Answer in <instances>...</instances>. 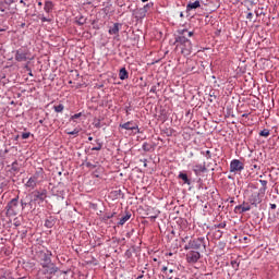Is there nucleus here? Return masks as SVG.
I'll return each instance as SVG.
<instances>
[{
  "instance_id": "obj_1",
  "label": "nucleus",
  "mask_w": 279,
  "mask_h": 279,
  "mask_svg": "<svg viewBox=\"0 0 279 279\" xmlns=\"http://www.w3.org/2000/svg\"><path fill=\"white\" fill-rule=\"evenodd\" d=\"M178 36H175L174 45H177V49H180L182 56H191L193 53V44L191 43V38L195 33L189 32V29L183 28L178 31ZM187 36V37H186Z\"/></svg>"
},
{
  "instance_id": "obj_2",
  "label": "nucleus",
  "mask_w": 279,
  "mask_h": 279,
  "mask_svg": "<svg viewBox=\"0 0 279 279\" xmlns=\"http://www.w3.org/2000/svg\"><path fill=\"white\" fill-rule=\"evenodd\" d=\"M51 256H53L51 251H47L46 253L45 252L39 253L40 266L43 267V269H46L45 274H48L49 276H53L59 271L58 266H56V264L51 262Z\"/></svg>"
},
{
  "instance_id": "obj_3",
  "label": "nucleus",
  "mask_w": 279,
  "mask_h": 279,
  "mask_svg": "<svg viewBox=\"0 0 279 279\" xmlns=\"http://www.w3.org/2000/svg\"><path fill=\"white\" fill-rule=\"evenodd\" d=\"M43 180H45V170H43V168H38L36 172L25 183V186L27 189H36V186L40 184Z\"/></svg>"
},
{
  "instance_id": "obj_4",
  "label": "nucleus",
  "mask_w": 279,
  "mask_h": 279,
  "mask_svg": "<svg viewBox=\"0 0 279 279\" xmlns=\"http://www.w3.org/2000/svg\"><path fill=\"white\" fill-rule=\"evenodd\" d=\"M206 250V238L199 236L196 239H191L185 245L184 250Z\"/></svg>"
},
{
  "instance_id": "obj_5",
  "label": "nucleus",
  "mask_w": 279,
  "mask_h": 279,
  "mask_svg": "<svg viewBox=\"0 0 279 279\" xmlns=\"http://www.w3.org/2000/svg\"><path fill=\"white\" fill-rule=\"evenodd\" d=\"M21 211V207L19 206V196L11 199L5 206V215L7 217H16Z\"/></svg>"
},
{
  "instance_id": "obj_6",
  "label": "nucleus",
  "mask_w": 279,
  "mask_h": 279,
  "mask_svg": "<svg viewBox=\"0 0 279 279\" xmlns=\"http://www.w3.org/2000/svg\"><path fill=\"white\" fill-rule=\"evenodd\" d=\"M15 60L16 62H27V60H32L29 57V50L27 48H20L15 51Z\"/></svg>"
},
{
  "instance_id": "obj_7",
  "label": "nucleus",
  "mask_w": 279,
  "mask_h": 279,
  "mask_svg": "<svg viewBox=\"0 0 279 279\" xmlns=\"http://www.w3.org/2000/svg\"><path fill=\"white\" fill-rule=\"evenodd\" d=\"M264 197H265V193H260V190H258V192H254L253 194H251V196L248 197V202L251 206H254L255 208H257L258 204L263 202Z\"/></svg>"
},
{
  "instance_id": "obj_8",
  "label": "nucleus",
  "mask_w": 279,
  "mask_h": 279,
  "mask_svg": "<svg viewBox=\"0 0 279 279\" xmlns=\"http://www.w3.org/2000/svg\"><path fill=\"white\" fill-rule=\"evenodd\" d=\"M245 169V166L243 165V162H241V160L239 159H233L230 162V172L231 173H239L241 171H243Z\"/></svg>"
},
{
  "instance_id": "obj_9",
  "label": "nucleus",
  "mask_w": 279,
  "mask_h": 279,
  "mask_svg": "<svg viewBox=\"0 0 279 279\" xmlns=\"http://www.w3.org/2000/svg\"><path fill=\"white\" fill-rule=\"evenodd\" d=\"M201 258L202 254L198 251H190L186 253V262L190 263V265H195Z\"/></svg>"
},
{
  "instance_id": "obj_10",
  "label": "nucleus",
  "mask_w": 279,
  "mask_h": 279,
  "mask_svg": "<svg viewBox=\"0 0 279 279\" xmlns=\"http://www.w3.org/2000/svg\"><path fill=\"white\" fill-rule=\"evenodd\" d=\"M35 202H45L47 199V190L33 192Z\"/></svg>"
},
{
  "instance_id": "obj_11",
  "label": "nucleus",
  "mask_w": 279,
  "mask_h": 279,
  "mask_svg": "<svg viewBox=\"0 0 279 279\" xmlns=\"http://www.w3.org/2000/svg\"><path fill=\"white\" fill-rule=\"evenodd\" d=\"M120 128L122 130H131V131L137 130V132H140L138 126L136 125V123H134V121H129L123 124H120Z\"/></svg>"
},
{
  "instance_id": "obj_12",
  "label": "nucleus",
  "mask_w": 279,
  "mask_h": 279,
  "mask_svg": "<svg viewBox=\"0 0 279 279\" xmlns=\"http://www.w3.org/2000/svg\"><path fill=\"white\" fill-rule=\"evenodd\" d=\"M120 29H121V23H114L112 26L109 27L110 36H117Z\"/></svg>"
},
{
  "instance_id": "obj_13",
  "label": "nucleus",
  "mask_w": 279,
  "mask_h": 279,
  "mask_svg": "<svg viewBox=\"0 0 279 279\" xmlns=\"http://www.w3.org/2000/svg\"><path fill=\"white\" fill-rule=\"evenodd\" d=\"M197 8H202V3L199 2V0L189 2L186 5V12H191V10H197Z\"/></svg>"
},
{
  "instance_id": "obj_14",
  "label": "nucleus",
  "mask_w": 279,
  "mask_h": 279,
  "mask_svg": "<svg viewBox=\"0 0 279 279\" xmlns=\"http://www.w3.org/2000/svg\"><path fill=\"white\" fill-rule=\"evenodd\" d=\"M193 171H194L195 175H202V173L206 172V166L195 165L193 167Z\"/></svg>"
},
{
  "instance_id": "obj_15",
  "label": "nucleus",
  "mask_w": 279,
  "mask_h": 279,
  "mask_svg": "<svg viewBox=\"0 0 279 279\" xmlns=\"http://www.w3.org/2000/svg\"><path fill=\"white\" fill-rule=\"evenodd\" d=\"M44 10L46 14H50V12H53V2L47 0L44 5Z\"/></svg>"
},
{
  "instance_id": "obj_16",
  "label": "nucleus",
  "mask_w": 279,
  "mask_h": 279,
  "mask_svg": "<svg viewBox=\"0 0 279 279\" xmlns=\"http://www.w3.org/2000/svg\"><path fill=\"white\" fill-rule=\"evenodd\" d=\"M178 178L179 180H182L184 184H187L189 186H191V179H189V175L186 173L180 172Z\"/></svg>"
},
{
  "instance_id": "obj_17",
  "label": "nucleus",
  "mask_w": 279,
  "mask_h": 279,
  "mask_svg": "<svg viewBox=\"0 0 279 279\" xmlns=\"http://www.w3.org/2000/svg\"><path fill=\"white\" fill-rule=\"evenodd\" d=\"M145 16H147V13L142 8L135 12V19H137V21H142V19H145Z\"/></svg>"
},
{
  "instance_id": "obj_18",
  "label": "nucleus",
  "mask_w": 279,
  "mask_h": 279,
  "mask_svg": "<svg viewBox=\"0 0 279 279\" xmlns=\"http://www.w3.org/2000/svg\"><path fill=\"white\" fill-rule=\"evenodd\" d=\"M235 210H240L241 214L247 213V211L252 210V206H250V205H246V206L238 205V206H235Z\"/></svg>"
},
{
  "instance_id": "obj_19",
  "label": "nucleus",
  "mask_w": 279,
  "mask_h": 279,
  "mask_svg": "<svg viewBox=\"0 0 279 279\" xmlns=\"http://www.w3.org/2000/svg\"><path fill=\"white\" fill-rule=\"evenodd\" d=\"M7 10H10V7L5 5L2 0H0V16H5L8 14Z\"/></svg>"
},
{
  "instance_id": "obj_20",
  "label": "nucleus",
  "mask_w": 279,
  "mask_h": 279,
  "mask_svg": "<svg viewBox=\"0 0 279 279\" xmlns=\"http://www.w3.org/2000/svg\"><path fill=\"white\" fill-rule=\"evenodd\" d=\"M75 23L76 25H86V17H84V15H78L75 17Z\"/></svg>"
},
{
  "instance_id": "obj_21",
  "label": "nucleus",
  "mask_w": 279,
  "mask_h": 279,
  "mask_svg": "<svg viewBox=\"0 0 279 279\" xmlns=\"http://www.w3.org/2000/svg\"><path fill=\"white\" fill-rule=\"evenodd\" d=\"M131 217H132V214L126 213L125 216L120 219L119 226H125V222L130 221Z\"/></svg>"
},
{
  "instance_id": "obj_22",
  "label": "nucleus",
  "mask_w": 279,
  "mask_h": 279,
  "mask_svg": "<svg viewBox=\"0 0 279 279\" xmlns=\"http://www.w3.org/2000/svg\"><path fill=\"white\" fill-rule=\"evenodd\" d=\"M262 187L259 189L260 193H267V180H259Z\"/></svg>"
},
{
  "instance_id": "obj_23",
  "label": "nucleus",
  "mask_w": 279,
  "mask_h": 279,
  "mask_svg": "<svg viewBox=\"0 0 279 279\" xmlns=\"http://www.w3.org/2000/svg\"><path fill=\"white\" fill-rule=\"evenodd\" d=\"M38 19L41 20V23H51L53 21L51 17L45 16V14H39Z\"/></svg>"
},
{
  "instance_id": "obj_24",
  "label": "nucleus",
  "mask_w": 279,
  "mask_h": 279,
  "mask_svg": "<svg viewBox=\"0 0 279 279\" xmlns=\"http://www.w3.org/2000/svg\"><path fill=\"white\" fill-rule=\"evenodd\" d=\"M151 8H154V2H148L147 4H145L142 9L147 12H149V10H151Z\"/></svg>"
},
{
  "instance_id": "obj_25",
  "label": "nucleus",
  "mask_w": 279,
  "mask_h": 279,
  "mask_svg": "<svg viewBox=\"0 0 279 279\" xmlns=\"http://www.w3.org/2000/svg\"><path fill=\"white\" fill-rule=\"evenodd\" d=\"M54 112H63L64 111V105L60 104L58 106L53 107Z\"/></svg>"
},
{
  "instance_id": "obj_26",
  "label": "nucleus",
  "mask_w": 279,
  "mask_h": 279,
  "mask_svg": "<svg viewBox=\"0 0 279 279\" xmlns=\"http://www.w3.org/2000/svg\"><path fill=\"white\" fill-rule=\"evenodd\" d=\"M142 149L144 151H150L151 150V145H149V143L144 142V144L142 145Z\"/></svg>"
},
{
  "instance_id": "obj_27",
  "label": "nucleus",
  "mask_w": 279,
  "mask_h": 279,
  "mask_svg": "<svg viewBox=\"0 0 279 279\" xmlns=\"http://www.w3.org/2000/svg\"><path fill=\"white\" fill-rule=\"evenodd\" d=\"M119 77L120 80H128L129 77L128 71H120Z\"/></svg>"
},
{
  "instance_id": "obj_28",
  "label": "nucleus",
  "mask_w": 279,
  "mask_h": 279,
  "mask_svg": "<svg viewBox=\"0 0 279 279\" xmlns=\"http://www.w3.org/2000/svg\"><path fill=\"white\" fill-rule=\"evenodd\" d=\"M259 136H264L265 138H267V136H269V130L268 129H264L259 132Z\"/></svg>"
},
{
  "instance_id": "obj_29",
  "label": "nucleus",
  "mask_w": 279,
  "mask_h": 279,
  "mask_svg": "<svg viewBox=\"0 0 279 279\" xmlns=\"http://www.w3.org/2000/svg\"><path fill=\"white\" fill-rule=\"evenodd\" d=\"M11 169L12 171H19V161H13L11 165Z\"/></svg>"
},
{
  "instance_id": "obj_30",
  "label": "nucleus",
  "mask_w": 279,
  "mask_h": 279,
  "mask_svg": "<svg viewBox=\"0 0 279 279\" xmlns=\"http://www.w3.org/2000/svg\"><path fill=\"white\" fill-rule=\"evenodd\" d=\"M101 147H102L101 143L98 142L97 146L92 148V151H101Z\"/></svg>"
},
{
  "instance_id": "obj_31",
  "label": "nucleus",
  "mask_w": 279,
  "mask_h": 279,
  "mask_svg": "<svg viewBox=\"0 0 279 279\" xmlns=\"http://www.w3.org/2000/svg\"><path fill=\"white\" fill-rule=\"evenodd\" d=\"M68 134H70V136H77V134H80V130L74 129L73 131L68 132Z\"/></svg>"
},
{
  "instance_id": "obj_32",
  "label": "nucleus",
  "mask_w": 279,
  "mask_h": 279,
  "mask_svg": "<svg viewBox=\"0 0 279 279\" xmlns=\"http://www.w3.org/2000/svg\"><path fill=\"white\" fill-rule=\"evenodd\" d=\"M80 117H82V112L71 116L70 121H75V119H80Z\"/></svg>"
},
{
  "instance_id": "obj_33",
  "label": "nucleus",
  "mask_w": 279,
  "mask_h": 279,
  "mask_svg": "<svg viewBox=\"0 0 279 279\" xmlns=\"http://www.w3.org/2000/svg\"><path fill=\"white\" fill-rule=\"evenodd\" d=\"M219 228H226V222H220V223L214 226V230H217Z\"/></svg>"
},
{
  "instance_id": "obj_34",
  "label": "nucleus",
  "mask_w": 279,
  "mask_h": 279,
  "mask_svg": "<svg viewBox=\"0 0 279 279\" xmlns=\"http://www.w3.org/2000/svg\"><path fill=\"white\" fill-rule=\"evenodd\" d=\"M45 226L46 228H53V222L51 220H46Z\"/></svg>"
},
{
  "instance_id": "obj_35",
  "label": "nucleus",
  "mask_w": 279,
  "mask_h": 279,
  "mask_svg": "<svg viewBox=\"0 0 279 279\" xmlns=\"http://www.w3.org/2000/svg\"><path fill=\"white\" fill-rule=\"evenodd\" d=\"M112 217H114V214H106L104 216V219H105V221H108V219H112Z\"/></svg>"
},
{
  "instance_id": "obj_36",
  "label": "nucleus",
  "mask_w": 279,
  "mask_h": 279,
  "mask_svg": "<svg viewBox=\"0 0 279 279\" xmlns=\"http://www.w3.org/2000/svg\"><path fill=\"white\" fill-rule=\"evenodd\" d=\"M31 134L32 133H29V132L22 133V138L25 141V140L29 138Z\"/></svg>"
},
{
  "instance_id": "obj_37",
  "label": "nucleus",
  "mask_w": 279,
  "mask_h": 279,
  "mask_svg": "<svg viewBox=\"0 0 279 279\" xmlns=\"http://www.w3.org/2000/svg\"><path fill=\"white\" fill-rule=\"evenodd\" d=\"M13 225L15 226V228H19V226H21V220H19V218H15L13 220Z\"/></svg>"
},
{
  "instance_id": "obj_38",
  "label": "nucleus",
  "mask_w": 279,
  "mask_h": 279,
  "mask_svg": "<svg viewBox=\"0 0 279 279\" xmlns=\"http://www.w3.org/2000/svg\"><path fill=\"white\" fill-rule=\"evenodd\" d=\"M86 167L88 169H95L97 166L96 165H93L92 162H86Z\"/></svg>"
},
{
  "instance_id": "obj_39",
  "label": "nucleus",
  "mask_w": 279,
  "mask_h": 279,
  "mask_svg": "<svg viewBox=\"0 0 279 279\" xmlns=\"http://www.w3.org/2000/svg\"><path fill=\"white\" fill-rule=\"evenodd\" d=\"M246 19H247L248 21H252V19H254V13L248 12L247 15H246Z\"/></svg>"
},
{
  "instance_id": "obj_40",
  "label": "nucleus",
  "mask_w": 279,
  "mask_h": 279,
  "mask_svg": "<svg viewBox=\"0 0 279 279\" xmlns=\"http://www.w3.org/2000/svg\"><path fill=\"white\" fill-rule=\"evenodd\" d=\"M158 92V87L156 85L151 86L150 93L156 94Z\"/></svg>"
},
{
  "instance_id": "obj_41",
  "label": "nucleus",
  "mask_w": 279,
  "mask_h": 279,
  "mask_svg": "<svg viewBox=\"0 0 279 279\" xmlns=\"http://www.w3.org/2000/svg\"><path fill=\"white\" fill-rule=\"evenodd\" d=\"M205 157H206L207 159L213 158V155L210 154V150H206Z\"/></svg>"
},
{
  "instance_id": "obj_42",
  "label": "nucleus",
  "mask_w": 279,
  "mask_h": 279,
  "mask_svg": "<svg viewBox=\"0 0 279 279\" xmlns=\"http://www.w3.org/2000/svg\"><path fill=\"white\" fill-rule=\"evenodd\" d=\"M22 210H25V206H27V203L21 201Z\"/></svg>"
},
{
  "instance_id": "obj_43",
  "label": "nucleus",
  "mask_w": 279,
  "mask_h": 279,
  "mask_svg": "<svg viewBox=\"0 0 279 279\" xmlns=\"http://www.w3.org/2000/svg\"><path fill=\"white\" fill-rule=\"evenodd\" d=\"M95 128H101V122L99 120L95 123Z\"/></svg>"
},
{
  "instance_id": "obj_44",
  "label": "nucleus",
  "mask_w": 279,
  "mask_h": 279,
  "mask_svg": "<svg viewBox=\"0 0 279 279\" xmlns=\"http://www.w3.org/2000/svg\"><path fill=\"white\" fill-rule=\"evenodd\" d=\"M247 3H251V5H255L256 2H254V0H245Z\"/></svg>"
},
{
  "instance_id": "obj_45",
  "label": "nucleus",
  "mask_w": 279,
  "mask_h": 279,
  "mask_svg": "<svg viewBox=\"0 0 279 279\" xmlns=\"http://www.w3.org/2000/svg\"><path fill=\"white\" fill-rule=\"evenodd\" d=\"M24 69H27V71H32V68H29V63L25 64Z\"/></svg>"
},
{
  "instance_id": "obj_46",
  "label": "nucleus",
  "mask_w": 279,
  "mask_h": 279,
  "mask_svg": "<svg viewBox=\"0 0 279 279\" xmlns=\"http://www.w3.org/2000/svg\"><path fill=\"white\" fill-rule=\"evenodd\" d=\"M270 208H271V210H276L277 205L276 204H270Z\"/></svg>"
},
{
  "instance_id": "obj_47",
  "label": "nucleus",
  "mask_w": 279,
  "mask_h": 279,
  "mask_svg": "<svg viewBox=\"0 0 279 279\" xmlns=\"http://www.w3.org/2000/svg\"><path fill=\"white\" fill-rule=\"evenodd\" d=\"M7 31H8V26L0 27V32H7Z\"/></svg>"
},
{
  "instance_id": "obj_48",
  "label": "nucleus",
  "mask_w": 279,
  "mask_h": 279,
  "mask_svg": "<svg viewBox=\"0 0 279 279\" xmlns=\"http://www.w3.org/2000/svg\"><path fill=\"white\" fill-rule=\"evenodd\" d=\"M149 219H151V220L158 219V215L150 216Z\"/></svg>"
},
{
  "instance_id": "obj_49",
  "label": "nucleus",
  "mask_w": 279,
  "mask_h": 279,
  "mask_svg": "<svg viewBox=\"0 0 279 279\" xmlns=\"http://www.w3.org/2000/svg\"><path fill=\"white\" fill-rule=\"evenodd\" d=\"M169 268L167 267V266H163L162 268H161V271L165 274V271H167Z\"/></svg>"
},
{
  "instance_id": "obj_50",
  "label": "nucleus",
  "mask_w": 279,
  "mask_h": 279,
  "mask_svg": "<svg viewBox=\"0 0 279 279\" xmlns=\"http://www.w3.org/2000/svg\"><path fill=\"white\" fill-rule=\"evenodd\" d=\"M217 232L219 233V235H218V236H219V239H221V236H222L223 232H221V230H218Z\"/></svg>"
},
{
  "instance_id": "obj_51",
  "label": "nucleus",
  "mask_w": 279,
  "mask_h": 279,
  "mask_svg": "<svg viewBox=\"0 0 279 279\" xmlns=\"http://www.w3.org/2000/svg\"><path fill=\"white\" fill-rule=\"evenodd\" d=\"M180 17L184 19V12H180Z\"/></svg>"
},
{
  "instance_id": "obj_52",
  "label": "nucleus",
  "mask_w": 279,
  "mask_h": 279,
  "mask_svg": "<svg viewBox=\"0 0 279 279\" xmlns=\"http://www.w3.org/2000/svg\"><path fill=\"white\" fill-rule=\"evenodd\" d=\"M201 66H202L203 69H206V65H204V62H202Z\"/></svg>"
},
{
  "instance_id": "obj_53",
  "label": "nucleus",
  "mask_w": 279,
  "mask_h": 279,
  "mask_svg": "<svg viewBox=\"0 0 279 279\" xmlns=\"http://www.w3.org/2000/svg\"><path fill=\"white\" fill-rule=\"evenodd\" d=\"M253 169H258V166L257 165H253Z\"/></svg>"
},
{
  "instance_id": "obj_54",
  "label": "nucleus",
  "mask_w": 279,
  "mask_h": 279,
  "mask_svg": "<svg viewBox=\"0 0 279 279\" xmlns=\"http://www.w3.org/2000/svg\"><path fill=\"white\" fill-rule=\"evenodd\" d=\"M147 1H149V0H142V3H147Z\"/></svg>"
},
{
  "instance_id": "obj_55",
  "label": "nucleus",
  "mask_w": 279,
  "mask_h": 279,
  "mask_svg": "<svg viewBox=\"0 0 279 279\" xmlns=\"http://www.w3.org/2000/svg\"><path fill=\"white\" fill-rule=\"evenodd\" d=\"M29 75H31V76H34V72L31 71V72H29Z\"/></svg>"
},
{
  "instance_id": "obj_56",
  "label": "nucleus",
  "mask_w": 279,
  "mask_h": 279,
  "mask_svg": "<svg viewBox=\"0 0 279 279\" xmlns=\"http://www.w3.org/2000/svg\"><path fill=\"white\" fill-rule=\"evenodd\" d=\"M0 279H8L5 276L0 277Z\"/></svg>"
},
{
  "instance_id": "obj_57",
  "label": "nucleus",
  "mask_w": 279,
  "mask_h": 279,
  "mask_svg": "<svg viewBox=\"0 0 279 279\" xmlns=\"http://www.w3.org/2000/svg\"><path fill=\"white\" fill-rule=\"evenodd\" d=\"M169 274H173V269H170V270H169Z\"/></svg>"
},
{
  "instance_id": "obj_58",
  "label": "nucleus",
  "mask_w": 279,
  "mask_h": 279,
  "mask_svg": "<svg viewBox=\"0 0 279 279\" xmlns=\"http://www.w3.org/2000/svg\"><path fill=\"white\" fill-rule=\"evenodd\" d=\"M143 278V275L138 276L137 279H142Z\"/></svg>"
},
{
  "instance_id": "obj_59",
  "label": "nucleus",
  "mask_w": 279,
  "mask_h": 279,
  "mask_svg": "<svg viewBox=\"0 0 279 279\" xmlns=\"http://www.w3.org/2000/svg\"><path fill=\"white\" fill-rule=\"evenodd\" d=\"M38 5H39V7H41V5H43V3L39 1V2H38Z\"/></svg>"
},
{
  "instance_id": "obj_60",
  "label": "nucleus",
  "mask_w": 279,
  "mask_h": 279,
  "mask_svg": "<svg viewBox=\"0 0 279 279\" xmlns=\"http://www.w3.org/2000/svg\"><path fill=\"white\" fill-rule=\"evenodd\" d=\"M120 71H125V68H121Z\"/></svg>"
},
{
  "instance_id": "obj_61",
  "label": "nucleus",
  "mask_w": 279,
  "mask_h": 279,
  "mask_svg": "<svg viewBox=\"0 0 279 279\" xmlns=\"http://www.w3.org/2000/svg\"><path fill=\"white\" fill-rule=\"evenodd\" d=\"M88 141H93V137L89 136V137H88Z\"/></svg>"
},
{
  "instance_id": "obj_62",
  "label": "nucleus",
  "mask_w": 279,
  "mask_h": 279,
  "mask_svg": "<svg viewBox=\"0 0 279 279\" xmlns=\"http://www.w3.org/2000/svg\"><path fill=\"white\" fill-rule=\"evenodd\" d=\"M186 239H189V236H185V239H183V241H186Z\"/></svg>"
},
{
  "instance_id": "obj_63",
  "label": "nucleus",
  "mask_w": 279,
  "mask_h": 279,
  "mask_svg": "<svg viewBox=\"0 0 279 279\" xmlns=\"http://www.w3.org/2000/svg\"><path fill=\"white\" fill-rule=\"evenodd\" d=\"M206 66H208V62H205Z\"/></svg>"
},
{
  "instance_id": "obj_64",
  "label": "nucleus",
  "mask_w": 279,
  "mask_h": 279,
  "mask_svg": "<svg viewBox=\"0 0 279 279\" xmlns=\"http://www.w3.org/2000/svg\"><path fill=\"white\" fill-rule=\"evenodd\" d=\"M144 167H147V163H144Z\"/></svg>"
}]
</instances>
